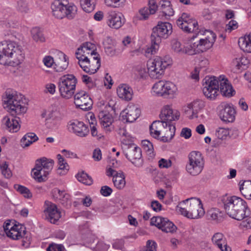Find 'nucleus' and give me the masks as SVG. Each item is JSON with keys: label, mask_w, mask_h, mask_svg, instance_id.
Wrapping results in <instances>:
<instances>
[{"label": "nucleus", "mask_w": 251, "mask_h": 251, "mask_svg": "<svg viewBox=\"0 0 251 251\" xmlns=\"http://www.w3.org/2000/svg\"><path fill=\"white\" fill-rule=\"evenodd\" d=\"M126 0H104V2L107 6L119 8L123 7Z\"/></svg>", "instance_id": "45"}, {"label": "nucleus", "mask_w": 251, "mask_h": 251, "mask_svg": "<svg viewBox=\"0 0 251 251\" xmlns=\"http://www.w3.org/2000/svg\"><path fill=\"white\" fill-rule=\"evenodd\" d=\"M53 15L57 19L67 17L74 18L76 14L77 8L73 3L68 0H55L51 5Z\"/></svg>", "instance_id": "7"}, {"label": "nucleus", "mask_w": 251, "mask_h": 251, "mask_svg": "<svg viewBox=\"0 0 251 251\" xmlns=\"http://www.w3.org/2000/svg\"><path fill=\"white\" fill-rule=\"evenodd\" d=\"M219 77L206 76L203 80L204 95L211 100H214L218 95L219 86Z\"/></svg>", "instance_id": "11"}, {"label": "nucleus", "mask_w": 251, "mask_h": 251, "mask_svg": "<svg viewBox=\"0 0 251 251\" xmlns=\"http://www.w3.org/2000/svg\"><path fill=\"white\" fill-rule=\"evenodd\" d=\"M98 117L100 124L106 131H110L112 130L111 125L113 118L111 114L107 111H101L99 113Z\"/></svg>", "instance_id": "23"}, {"label": "nucleus", "mask_w": 251, "mask_h": 251, "mask_svg": "<svg viewBox=\"0 0 251 251\" xmlns=\"http://www.w3.org/2000/svg\"><path fill=\"white\" fill-rule=\"evenodd\" d=\"M240 191L242 194L249 199L251 195V180H241L239 182Z\"/></svg>", "instance_id": "34"}, {"label": "nucleus", "mask_w": 251, "mask_h": 251, "mask_svg": "<svg viewBox=\"0 0 251 251\" xmlns=\"http://www.w3.org/2000/svg\"><path fill=\"white\" fill-rule=\"evenodd\" d=\"M203 165L201 153L199 151H194L189 155V162L186 165V169L189 174L195 176L202 171Z\"/></svg>", "instance_id": "10"}, {"label": "nucleus", "mask_w": 251, "mask_h": 251, "mask_svg": "<svg viewBox=\"0 0 251 251\" xmlns=\"http://www.w3.org/2000/svg\"><path fill=\"white\" fill-rule=\"evenodd\" d=\"M179 116V112L177 110H173L169 105H166L161 110L160 118L162 121L170 123L172 121L178 120Z\"/></svg>", "instance_id": "20"}, {"label": "nucleus", "mask_w": 251, "mask_h": 251, "mask_svg": "<svg viewBox=\"0 0 251 251\" xmlns=\"http://www.w3.org/2000/svg\"><path fill=\"white\" fill-rule=\"evenodd\" d=\"M246 211H248L249 213L248 214H246V215H243L242 218L237 220L241 221L244 220L242 222L241 225L247 228H251V212L249 208H248Z\"/></svg>", "instance_id": "44"}, {"label": "nucleus", "mask_w": 251, "mask_h": 251, "mask_svg": "<svg viewBox=\"0 0 251 251\" xmlns=\"http://www.w3.org/2000/svg\"><path fill=\"white\" fill-rule=\"evenodd\" d=\"M158 6L159 10L162 13V16L167 18L174 15V11L170 1L161 0L158 2Z\"/></svg>", "instance_id": "28"}, {"label": "nucleus", "mask_w": 251, "mask_h": 251, "mask_svg": "<svg viewBox=\"0 0 251 251\" xmlns=\"http://www.w3.org/2000/svg\"><path fill=\"white\" fill-rule=\"evenodd\" d=\"M53 164L54 161L52 159L42 157L36 161L35 166L32 171H34V174L36 175H38V173H41V170L43 169L46 171V173H44L49 174L53 168ZM44 174L45 175V174Z\"/></svg>", "instance_id": "19"}, {"label": "nucleus", "mask_w": 251, "mask_h": 251, "mask_svg": "<svg viewBox=\"0 0 251 251\" xmlns=\"http://www.w3.org/2000/svg\"><path fill=\"white\" fill-rule=\"evenodd\" d=\"M117 93L120 98L126 101L130 100L133 96L132 89L126 84L120 85L117 89Z\"/></svg>", "instance_id": "25"}, {"label": "nucleus", "mask_w": 251, "mask_h": 251, "mask_svg": "<svg viewBox=\"0 0 251 251\" xmlns=\"http://www.w3.org/2000/svg\"><path fill=\"white\" fill-rule=\"evenodd\" d=\"M142 144L143 148L147 153V154L150 157L152 158L155 155L152 144L149 140H145L142 141Z\"/></svg>", "instance_id": "41"}, {"label": "nucleus", "mask_w": 251, "mask_h": 251, "mask_svg": "<svg viewBox=\"0 0 251 251\" xmlns=\"http://www.w3.org/2000/svg\"><path fill=\"white\" fill-rule=\"evenodd\" d=\"M106 24L111 28L118 29L125 24V19L121 13L115 11H111L107 13Z\"/></svg>", "instance_id": "15"}, {"label": "nucleus", "mask_w": 251, "mask_h": 251, "mask_svg": "<svg viewBox=\"0 0 251 251\" xmlns=\"http://www.w3.org/2000/svg\"><path fill=\"white\" fill-rule=\"evenodd\" d=\"M31 33L33 40L36 42H44L45 41V38L39 28L37 27L33 28L31 30Z\"/></svg>", "instance_id": "43"}, {"label": "nucleus", "mask_w": 251, "mask_h": 251, "mask_svg": "<svg viewBox=\"0 0 251 251\" xmlns=\"http://www.w3.org/2000/svg\"><path fill=\"white\" fill-rule=\"evenodd\" d=\"M63 59L61 60L60 62L58 63V64H55V65L58 68L56 69V71L57 72H61L65 70L69 64L68 58L67 55L63 54Z\"/></svg>", "instance_id": "47"}, {"label": "nucleus", "mask_w": 251, "mask_h": 251, "mask_svg": "<svg viewBox=\"0 0 251 251\" xmlns=\"http://www.w3.org/2000/svg\"><path fill=\"white\" fill-rule=\"evenodd\" d=\"M8 165L6 162H4L0 165V169L2 175L6 178H10L12 176V172L9 169H8Z\"/></svg>", "instance_id": "50"}, {"label": "nucleus", "mask_w": 251, "mask_h": 251, "mask_svg": "<svg viewBox=\"0 0 251 251\" xmlns=\"http://www.w3.org/2000/svg\"><path fill=\"white\" fill-rule=\"evenodd\" d=\"M172 162L170 160H167L162 158L159 161V166L160 168H168L171 166Z\"/></svg>", "instance_id": "63"}, {"label": "nucleus", "mask_w": 251, "mask_h": 251, "mask_svg": "<svg viewBox=\"0 0 251 251\" xmlns=\"http://www.w3.org/2000/svg\"><path fill=\"white\" fill-rule=\"evenodd\" d=\"M148 8L150 11V13L154 14L157 10H159L158 3L157 4L155 0H150L148 3Z\"/></svg>", "instance_id": "52"}, {"label": "nucleus", "mask_w": 251, "mask_h": 251, "mask_svg": "<svg viewBox=\"0 0 251 251\" xmlns=\"http://www.w3.org/2000/svg\"><path fill=\"white\" fill-rule=\"evenodd\" d=\"M75 55L77 59L82 58L84 59H89L93 56H99L97 52H95V50H90L81 47L77 49L75 52Z\"/></svg>", "instance_id": "31"}, {"label": "nucleus", "mask_w": 251, "mask_h": 251, "mask_svg": "<svg viewBox=\"0 0 251 251\" xmlns=\"http://www.w3.org/2000/svg\"><path fill=\"white\" fill-rule=\"evenodd\" d=\"M151 206L155 212H159L161 210L162 205L157 201H153L151 202Z\"/></svg>", "instance_id": "61"}, {"label": "nucleus", "mask_w": 251, "mask_h": 251, "mask_svg": "<svg viewBox=\"0 0 251 251\" xmlns=\"http://www.w3.org/2000/svg\"><path fill=\"white\" fill-rule=\"evenodd\" d=\"M87 64L88 69H86L85 72L89 74H95L100 66V58L98 55L93 56L89 59V64Z\"/></svg>", "instance_id": "30"}, {"label": "nucleus", "mask_w": 251, "mask_h": 251, "mask_svg": "<svg viewBox=\"0 0 251 251\" xmlns=\"http://www.w3.org/2000/svg\"><path fill=\"white\" fill-rule=\"evenodd\" d=\"M16 8L18 11L24 13H27L29 10L27 3L24 0L17 1Z\"/></svg>", "instance_id": "48"}, {"label": "nucleus", "mask_w": 251, "mask_h": 251, "mask_svg": "<svg viewBox=\"0 0 251 251\" xmlns=\"http://www.w3.org/2000/svg\"><path fill=\"white\" fill-rule=\"evenodd\" d=\"M166 81L159 80L155 83L152 86L153 92L158 96L162 97L163 94H165Z\"/></svg>", "instance_id": "38"}, {"label": "nucleus", "mask_w": 251, "mask_h": 251, "mask_svg": "<svg viewBox=\"0 0 251 251\" xmlns=\"http://www.w3.org/2000/svg\"><path fill=\"white\" fill-rule=\"evenodd\" d=\"M224 213L216 208H212L207 211V216L209 220L219 223L224 220Z\"/></svg>", "instance_id": "32"}, {"label": "nucleus", "mask_w": 251, "mask_h": 251, "mask_svg": "<svg viewBox=\"0 0 251 251\" xmlns=\"http://www.w3.org/2000/svg\"><path fill=\"white\" fill-rule=\"evenodd\" d=\"M124 152L126 158L135 167L140 168L143 165L141 150L135 144H130L125 147Z\"/></svg>", "instance_id": "12"}, {"label": "nucleus", "mask_w": 251, "mask_h": 251, "mask_svg": "<svg viewBox=\"0 0 251 251\" xmlns=\"http://www.w3.org/2000/svg\"><path fill=\"white\" fill-rule=\"evenodd\" d=\"M96 1V0H80V4L84 11L89 13L95 9Z\"/></svg>", "instance_id": "39"}, {"label": "nucleus", "mask_w": 251, "mask_h": 251, "mask_svg": "<svg viewBox=\"0 0 251 251\" xmlns=\"http://www.w3.org/2000/svg\"><path fill=\"white\" fill-rule=\"evenodd\" d=\"M32 172L33 173L34 178L39 182L44 181L47 176L49 175L46 174V173H45L44 175V173H46V171L43 169L41 170V173H38V175H36V174H34V171H32Z\"/></svg>", "instance_id": "51"}, {"label": "nucleus", "mask_w": 251, "mask_h": 251, "mask_svg": "<svg viewBox=\"0 0 251 251\" xmlns=\"http://www.w3.org/2000/svg\"><path fill=\"white\" fill-rule=\"evenodd\" d=\"M74 103L77 107L84 111L91 109L93 105L91 98L83 91H79L74 95Z\"/></svg>", "instance_id": "14"}, {"label": "nucleus", "mask_w": 251, "mask_h": 251, "mask_svg": "<svg viewBox=\"0 0 251 251\" xmlns=\"http://www.w3.org/2000/svg\"><path fill=\"white\" fill-rule=\"evenodd\" d=\"M240 48L244 51L251 52V36L248 35L241 37L238 41Z\"/></svg>", "instance_id": "37"}, {"label": "nucleus", "mask_w": 251, "mask_h": 251, "mask_svg": "<svg viewBox=\"0 0 251 251\" xmlns=\"http://www.w3.org/2000/svg\"><path fill=\"white\" fill-rule=\"evenodd\" d=\"M14 188L25 198L31 199L32 197V194L30 190L25 186L16 184L14 185Z\"/></svg>", "instance_id": "42"}, {"label": "nucleus", "mask_w": 251, "mask_h": 251, "mask_svg": "<svg viewBox=\"0 0 251 251\" xmlns=\"http://www.w3.org/2000/svg\"><path fill=\"white\" fill-rule=\"evenodd\" d=\"M77 80L72 74H67L61 76L58 80V87L60 96L68 100L74 95Z\"/></svg>", "instance_id": "8"}, {"label": "nucleus", "mask_w": 251, "mask_h": 251, "mask_svg": "<svg viewBox=\"0 0 251 251\" xmlns=\"http://www.w3.org/2000/svg\"><path fill=\"white\" fill-rule=\"evenodd\" d=\"M212 240L221 251H231V248L227 246L226 239L222 233L220 232L215 233L213 236Z\"/></svg>", "instance_id": "27"}, {"label": "nucleus", "mask_w": 251, "mask_h": 251, "mask_svg": "<svg viewBox=\"0 0 251 251\" xmlns=\"http://www.w3.org/2000/svg\"><path fill=\"white\" fill-rule=\"evenodd\" d=\"M64 247L62 245L51 244L47 248V251H63Z\"/></svg>", "instance_id": "59"}, {"label": "nucleus", "mask_w": 251, "mask_h": 251, "mask_svg": "<svg viewBox=\"0 0 251 251\" xmlns=\"http://www.w3.org/2000/svg\"><path fill=\"white\" fill-rule=\"evenodd\" d=\"M176 23L184 31L194 33L190 40V45L198 52H204L210 49L215 42L216 34L211 30L199 29L197 20L188 13H183Z\"/></svg>", "instance_id": "1"}, {"label": "nucleus", "mask_w": 251, "mask_h": 251, "mask_svg": "<svg viewBox=\"0 0 251 251\" xmlns=\"http://www.w3.org/2000/svg\"><path fill=\"white\" fill-rule=\"evenodd\" d=\"M219 81V89H220L221 94L224 96L231 97L234 95L235 91L224 76H220Z\"/></svg>", "instance_id": "22"}, {"label": "nucleus", "mask_w": 251, "mask_h": 251, "mask_svg": "<svg viewBox=\"0 0 251 251\" xmlns=\"http://www.w3.org/2000/svg\"><path fill=\"white\" fill-rule=\"evenodd\" d=\"M166 123L162 120L154 121L150 127L151 135L154 138H158L162 134Z\"/></svg>", "instance_id": "26"}, {"label": "nucleus", "mask_w": 251, "mask_h": 251, "mask_svg": "<svg viewBox=\"0 0 251 251\" xmlns=\"http://www.w3.org/2000/svg\"><path fill=\"white\" fill-rule=\"evenodd\" d=\"M156 243L152 240H148L147 242L145 251H156Z\"/></svg>", "instance_id": "56"}, {"label": "nucleus", "mask_w": 251, "mask_h": 251, "mask_svg": "<svg viewBox=\"0 0 251 251\" xmlns=\"http://www.w3.org/2000/svg\"><path fill=\"white\" fill-rule=\"evenodd\" d=\"M113 182L114 186L118 189H122L126 185L125 176L122 171L116 172L113 176Z\"/></svg>", "instance_id": "33"}, {"label": "nucleus", "mask_w": 251, "mask_h": 251, "mask_svg": "<svg viewBox=\"0 0 251 251\" xmlns=\"http://www.w3.org/2000/svg\"><path fill=\"white\" fill-rule=\"evenodd\" d=\"M231 131V130L228 128L219 127L216 131V136L220 139L225 140L229 136Z\"/></svg>", "instance_id": "46"}, {"label": "nucleus", "mask_w": 251, "mask_h": 251, "mask_svg": "<svg viewBox=\"0 0 251 251\" xmlns=\"http://www.w3.org/2000/svg\"><path fill=\"white\" fill-rule=\"evenodd\" d=\"M172 60L169 57L166 59L156 57L147 63L148 74L152 79H161L163 76L164 70L171 64Z\"/></svg>", "instance_id": "9"}, {"label": "nucleus", "mask_w": 251, "mask_h": 251, "mask_svg": "<svg viewBox=\"0 0 251 251\" xmlns=\"http://www.w3.org/2000/svg\"><path fill=\"white\" fill-rule=\"evenodd\" d=\"M176 210L190 219H198L205 213L201 201L196 198L187 199L180 202L177 206Z\"/></svg>", "instance_id": "5"}, {"label": "nucleus", "mask_w": 251, "mask_h": 251, "mask_svg": "<svg viewBox=\"0 0 251 251\" xmlns=\"http://www.w3.org/2000/svg\"><path fill=\"white\" fill-rule=\"evenodd\" d=\"M44 207L43 213L45 220L51 224H56L61 217V212L57 205L51 201H46Z\"/></svg>", "instance_id": "13"}, {"label": "nucleus", "mask_w": 251, "mask_h": 251, "mask_svg": "<svg viewBox=\"0 0 251 251\" xmlns=\"http://www.w3.org/2000/svg\"><path fill=\"white\" fill-rule=\"evenodd\" d=\"M76 177L79 182L86 185H90L93 183L92 177L83 171L77 173Z\"/></svg>", "instance_id": "40"}, {"label": "nucleus", "mask_w": 251, "mask_h": 251, "mask_svg": "<svg viewBox=\"0 0 251 251\" xmlns=\"http://www.w3.org/2000/svg\"><path fill=\"white\" fill-rule=\"evenodd\" d=\"M172 47L173 50L178 53H184V51L182 50V48L181 47V43L179 42H178L177 41L174 40H173L172 42Z\"/></svg>", "instance_id": "54"}, {"label": "nucleus", "mask_w": 251, "mask_h": 251, "mask_svg": "<svg viewBox=\"0 0 251 251\" xmlns=\"http://www.w3.org/2000/svg\"><path fill=\"white\" fill-rule=\"evenodd\" d=\"M63 198L59 201L63 206L66 208H69L71 206L72 202L70 200V195L66 193L65 195H63Z\"/></svg>", "instance_id": "53"}, {"label": "nucleus", "mask_w": 251, "mask_h": 251, "mask_svg": "<svg viewBox=\"0 0 251 251\" xmlns=\"http://www.w3.org/2000/svg\"><path fill=\"white\" fill-rule=\"evenodd\" d=\"M176 131V127L171 123H165V126L163 130L160 140L163 142H170L174 137Z\"/></svg>", "instance_id": "29"}, {"label": "nucleus", "mask_w": 251, "mask_h": 251, "mask_svg": "<svg viewBox=\"0 0 251 251\" xmlns=\"http://www.w3.org/2000/svg\"><path fill=\"white\" fill-rule=\"evenodd\" d=\"M109 245L102 242H99L97 245V251H107Z\"/></svg>", "instance_id": "64"}, {"label": "nucleus", "mask_w": 251, "mask_h": 251, "mask_svg": "<svg viewBox=\"0 0 251 251\" xmlns=\"http://www.w3.org/2000/svg\"><path fill=\"white\" fill-rule=\"evenodd\" d=\"M26 233L25 227L22 226L14 225L11 226L10 230H8L6 233V235L14 240H18L23 238Z\"/></svg>", "instance_id": "24"}, {"label": "nucleus", "mask_w": 251, "mask_h": 251, "mask_svg": "<svg viewBox=\"0 0 251 251\" xmlns=\"http://www.w3.org/2000/svg\"><path fill=\"white\" fill-rule=\"evenodd\" d=\"M103 46L105 52L111 57L118 55L121 50L117 47L116 42L110 37H107L104 40Z\"/></svg>", "instance_id": "21"}, {"label": "nucleus", "mask_w": 251, "mask_h": 251, "mask_svg": "<svg viewBox=\"0 0 251 251\" xmlns=\"http://www.w3.org/2000/svg\"><path fill=\"white\" fill-rule=\"evenodd\" d=\"M43 62L48 68L52 67L55 64L53 58L50 55L46 56L43 59Z\"/></svg>", "instance_id": "55"}, {"label": "nucleus", "mask_w": 251, "mask_h": 251, "mask_svg": "<svg viewBox=\"0 0 251 251\" xmlns=\"http://www.w3.org/2000/svg\"><path fill=\"white\" fill-rule=\"evenodd\" d=\"M180 136L185 139H189L191 136V130L187 127L183 128L180 133Z\"/></svg>", "instance_id": "62"}, {"label": "nucleus", "mask_w": 251, "mask_h": 251, "mask_svg": "<svg viewBox=\"0 0 251 251\" xmlns=\"http://www.w3.org/2000/svg\"><path fill=\"white\" fill-rule=\"evenodd\" d=\"M52 196L53 198L57 201L59 202L63 198V195H65L66 193L65 191H61L59 189L55 188L52 191Z\"/></svg>", "instance_id": "49"}, {"label": "nucleus", "mask_w": 251, "mask_h": 251, "mask_svg": "<svg viewBox=\"0 0 251 251\" xmlns=\"http://www.w3.org/2000/svg\"><path fill=\"white\" fill-rule=\"evenodd\" d=\"M221 109L219 113L221 119L225 122H233L235 120V109L231 103L223 102L220 105Z\"/></svg>", "instance_id": "16"}, {"label": "nucleus", "mask_w": 251, "mask_h": 251, "mask_svg": "<svg viewBox=\"0 0 251 251\" xmlns=\"http://www.w3.org/2000/svg\"><path fill=\"white\" fill-rule=\"evenodd\" d=\"M165 88V90H164L165 94H163L162 97L165 98L172 99L176 95L177 89L173 83L166 81Z\"/></svg>", "instance_id": "36"}, {"label": "nucleus", "mask_w": 251, "mask_h": 251, "mask_svg": "<svg viewBox=\"0 0 251 251\" xmlns=\"http://www.w3.org/2000/svg\"><path fill=\"white\" fill-rule=\"evenodd\" d=\"M3 107L9 112L11 116H5L2 119V122L6 128L10 132H16L20 128V118L16 115L25 113L27 110L26 100L21 94H10L5 92V96L2 99Z\"/></svg>", "instance_id": "2"}, {"label": "nucleus", "mask_w": 251, "mask_h": 251, "mask_svg": "<svg viewBox=\"0 0 251 251\" xmlns=\"http://www.w3.org/2000/svg\"><path fill=\"white\" fill-rule=\"evenodd\" d=\"M140 113V109L137 106L130 104L121 112L120 116L122 120H126V122L132 123L139 117Z\"/></svg>", "instance_id": "17"}, {"label": "nucleus", "mask_w": 251, "mask_h": 251, "mask_svg": "<svg viewBox=\"0 0 251 251\" xmlns=\"http://www.w3.org/2000/svg\"><path fill=\"white\" fill-rule=\"evenodd\" d=\"M139 13L142 17V18L144 20H146L149 18V16L150 15H151L152 13H150V11L148 7H145L139 10Z\"/></svg>", "instance_id": "60"}, {"label": "nucleus", "mask_w": 251, "mask_h": 251, "mask_svg": "<svg viewBox=\"0 0 251 251\" xmlns=\"http://www.w3.org/2000/svg\"><path fill=\"white\" fill-rule=\"evenodd\" d=\"M112 191V189L107 186H102L100 191L101 194L104 197L110 196Z\"/></svg>", "instance_id": "57"}, {"label": "nucleus", "mask_w": 251, "mask_h": 251, "mask_svg": "<svg viewBox=\"0 0 251 251\" xmlns=\"http://www.w3.org/2000/svg\"><path fill=\"white\" fill-rule=\"evenodd\" d=\"M159 229L166 233H174L176 231L177 227L167 218H163Z\"/></svg>", "instance_id": "35"}, {"label": "nucleus", "mask_w": 251, "mask_h": 251, "mask_svg": "<svg viewBox=\"0 0 251 251\" xmlns=\"http://www.w3.org/2000/svg\"><path fill=\"white\" fill-rule=\"evenodd\" d=\"M25 56L24 50L18 43L10 40L0 43V64L5 65L13 62L19 65L24 61Z\"/></svg>", "instance_id": "3"}, {"label": "nucleus", "mask_w": 251, "mask_h": 251, "mask_svg": "<svg viewBox=\"0 0 251 251\" xmlns=\"http://www.w3.org/2000/svg\"><path fill=\"white\" fill-rule=\"evenodd\" d=\"M162 217H153L151 220V225L155 226L158 228H160L161 226Z\"/></svg>", "instance_id": "58"}, {"label": "nucleus", "mask_w": 251, "mask_h": 251, "mask_svg": "<svg viewBox=\"0 0 251 251\" xmlns=\"http://www.w3.org/2000/svg\"><path fill=\"white\" fill-rule=\"evenodd\" d=\"M172 32V25L168 22H160L153 28L151 36V46L148 49V52L154 54L158 49L161 39L167 38Z\"/></svg>", "instance_id": "6"}, {"label": "nucleus", "mask_w": 251, "mask_h": 251, "mask_svg": "<svg viewBox=\"0 0 251 251\" xmlns=\"http://www.w3.org/2000/svg\"><path fill=\"white\" fill-rule=\"evenodd\" d=\"M221 201L226 213L232 219L240 220L249 213L246 211L249 208L247 202L240 197L225 195L222 197Z\"/></svg>", "instance_id": "4"}, {"label": "nucleus", "mask_w": 251, "mask_h": 251, "mask_svg": "<svg viewBox=\"0 0 251 251\" xmlns=\"http://www.w3.org/2000/svg\"><path fill=\"white\" fill-rule=\"evenodd\" d=\"M69 129L75 135L80 137H85L89 132L88 127L82 122L75 120L70 122Z\"/></svg>", "instance_id": "18"}]
</instances>
